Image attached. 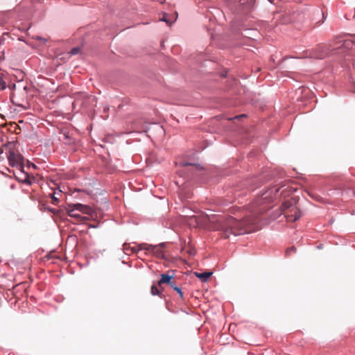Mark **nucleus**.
<instances>
[{
	"label": "nucleus",
	"mask_w": 355,
	"mask_h": 355,
	"mask_svg": "<svg viewBox=\"0 0 355 355\" xmlns=\"http://www.w3.org/2000/svg\"><path fill=\"white\" fill-rule=\"evenodd\" d=\"M209 228L222 232L223 236L227 239L230 234L238 235L248 233L252 230L251 225L257 223V219L247 216L241 220L232 216L211 215L207 216Z\"/></svg>",
	"instance_id": "nucleus-1"
},
{
	"label": "nucleus",
	"mask_w": 355,
	"mask_h": 355,
	"mask_svg": "<svg viewBox=\"0 0 355 355\" xmlns=\"http://www.w3.org/2000/svg\"><path fill=\"white\" fill-rule=\"evenodd\" d=\"M65 209L70 217L75 218L77 222L83 223H85L88 220V218L82 216L76 211H78L83 214L89 215L92 214L93 212V209L90 206L80 203L67 204Z\"/></svg>",
	"instance_id": "nucleus-2"
},
{
	"label": "nucleus",
	"mask_w": 355,
	"mask_h": 355,
	"mask_svg": "<svg viewBox=\"0 0 355 355\" xmlns=\"http://www.w3.org/2000/svg\"><path fill=\"white\" fill-rule=\"evenodd\" d=\"M282 213L289 222H294L301 217L300 209L292 200H287L282 205Z\"/></svg>",
	"instance_id": "nucleus-3"
},
{
	"label": "nucleus",
	"mask_w": 355,
	"mask_h": 355,
	"mask_svg": "<svg viewBox=\"0 0 355 355\" xmlns=\"http://www.w3.org/2000/svg\"><path fill=\"white\" fill-rule=\"evenodd\" d=\"M159 279L157 281V286L162 287V286H168L173 288H178L175 285L174 279V272L168 271L166 273H162L159 275Z\"/></svg>",
	"instance_id": "nucleus-4"
},
{
	"label": "nucleus",
	"mask_w": 355,
	"mask_h": 355,
	"mask_svg": "<svg viewBox=\"0 0 355 355\" xmlns=\"http://www.w3.org/2000/svg\"><path fill=\"white\" fill-rule=\"evenodd\" d=\"M8 159L10 166L16 167L20 171L24 168V157L19 153L10 150L8 155Z\"/></svg>",
	"instance_id": "nucleus-5"
},
{
	"label": "nucleus",
	"mask_w": 355,
	"mask_h": 355,
	"mask_svg": "<svg viewBox=\"0 0 355 355\" xmlns=\"http://www.w3.org/2000/svg\"><path fill=\"white\" fill-rule=\"evenodd\" d=\"M329 48L326 44H320L309 53V57L315 59H323L329 55Z\"/></svg>",
	"instance_id": "nucleus-6"
},
{
	"label": "nucleus",
	"mask_w": 355,
	"mask_h": 355,
	"mask_svg": "<svg viewBox=\"0 0 355 355\" xmlns=\"http://www.w3.org/2000/svg\"><path fill=\"white\" fill-rule=\"evenodd\" d=\"M164 244L159 245H148L146 244H140L139 250H145L148 251L149 252L153 253L154 255L157 257L158 258L165 259V252L162 250Z\"/></svg>",
	"instance_id": "nucleus-7"
},
{
	"label": "nucleus",
	"mask_w": 355,
	"mask_h": 355,
	"mask_svg": "<svg viewBox=\"0 0 355 355\" xmlns=\"http://www.w3.org/2000/svg\"><path fill=\"white\" fill-rule=\"evenodd\" d=\"M279 189L278 188L277 189H275V188H271L269 190H268L267 191H266L265 193H263L261 196V199H259V200H257L256 202H254V205L256 206L259 205V203H260V201H262L263 200H266L267 198H272V195H276V193L279 191Z\"/></svg>",
	"instance_id": "nucleus-8"
},
{
	"label": "nucleus",
	"mask_w": 355,
	"mask_h": 355,
	"mask_svg": "<svg viewBox=\"0 0 355 355\" xmlns=\"http://www.w3.org/2000/svg\"><path fill=\"white\" fill-rule=\"evenodd\" d=\"M123 247V251L126 254L138 253L139 251L141 250H139V245L137 246V248H136L135 247H130L129 244L125 243Z\"/></svg>",
	"instance_id": "nucleus-9"
},
{
	"label": "nucleus",
	"mask_w": 355,
	"mask_h": 355,
	"mask_svg": "<svg viewBox=\"0 0 355 355\" xmlns=\"http://www.w3.org/2000/svg\"><path fill=\"white\" fill-rule=\"evenodd\" d=\"M211 275V272H195V275L202 282H207Z\"/></svg>",
	"instance_id": "nucleus-10"
},
{
	"label": "nucleus",
	"mask_w": 355,
	"mask_h": 355,
	"mask_svg": "<svg viewBox=\"0 0 355 355\" xmlns=\"http://www.w3.org/2000/svg\"><path fill=\"white\" fill-rule=\"evenodd\" d=\"M254 0H241L240 3L241 5H245L247 8H250L252 6Z\"/></svg>",
	"instance_id": "nucleus-11"
},
{
	"label": "nucleus",
	"mask_w": 355,
	"mask_h": 355,
	"mask_svg": "<svg viewBox=\"0 0 355 355\" xmlns=\"http://www.w3.org/2000/svg\"><path fill=\"white\" fill-rule=\"evenodd\" d=\"M297 251V249L294 246H292L291 248H288L286 251V254L287 256H291L293 253H295Z\"/></svg>",
	"instance_id": "nucleus-12"
},
{
	"label": "nucleus",
	"mask_w": 355,
	"mask_h": 355,
	"mask_svg": "<svg viewBox=\"0 0 355 355\" xmlns=\"http://www.w3.org/2000/svg\"><path fill=\"white\" fill-rule=\"evenodd\" d=\"M51 197V203L56 205L58 202V198L55 196V193L50 194Z\"/></svg>",
	"instance_id": "nucleus-13"
},
{
	"label": "nucleus",
	"mask_w": 355,
	"mask_h": 355,
	"mask_svg": "<svg viewBox=\"0 0 355 355\" xmlns=\"http://www.w3.org/2000/svg\"><path fill=\"white\" fill-rule=\"evenodd\" d=\"M150 291H151V294L153 295H161L162 291H163L164 290L156 289V290H150Z\"/></svg>",
	"instance_id": "nucleus-14"
},
{
	"label": "nucleus",
	"mask_w": 355,
	"mask_h": 355,
	"mask_svg": "<svg viewBox=\"0 0 355 355\" xmlns=\"http://www.w3.org/2000/svg\"><path fill=\"white\" fill-rule=\"evenodd\" d=\"M80 51V49L79 47H74L73 48L71 51H70V53L71 55H76V54H78Z\"/></svg>",
	"instance_id": "nucleus-15"
},
{
	"label": "nucleus",
	"mask_w": 355,
	"mask_h": 355,
	"mask_svg": "<svg viewBox=\"0 0 355 355\" xmlns=\"http://www.w3.org/2000/svg\"><path fill=\"white\" fill-rule=\"evenodd\" d=\"M6 83L0 77V91L3 90L6 88Z\"/></svg>",
	"instance_id": "nucleus-16"
},
{
	"label": "nucleus",
	"mask_w": 355,
	"mask_h": 355,
	"mask_svg": "<svg viewBox=\"0 0 355 355\" xmlns=\"http://www.w3.org/2000/svg\"><path fill=\"white\" fill-rule=\"evenodd\" d=\"M62 135L64 139H70L69 133L68 132H63Z\"/></svg>",
	"instance_id": "nucleus-17"
},
{
	"label": "nucleus",
	"mask_w": 355,
	"mask_h": 355,
	"mask_svg": "<svg viewBox=\"0 0 355 355\" xmlns=\"http://www.w3.org/2000/svg\"><path fill=\"white\" fill-rule=\"evenodd\" d=\"M33 39L37 40H42L44 42H45L46 41V39H44L42 37L38 36V35L33 37Z\"/></svg>",
	"instance_id": "nucleus-18"
},
{
	"label": "nucleus",
	"mask_w": 355,
	"mask_h": 355,
	"mask_svg": "<svg viewBox=\"0 0 355 355\" xmlns=\"http://www.w3.org/2000/svg\"><path fill=\"white\" fill-rule=\"evenodd\" d=\"M182 165L183 166H189V165H192V164L188 163V162H182Z\"/></svg>",
	"instance_id": "nucleus-19"
},
{
	"label": "nucleus",
	"mask_w": 355,
	"mask_h": 355,
	"mask_svg": "<svg viewBox=\"0 0 355 355\" xmlns=\"http://www.w3.org/2000/svg\"><path fill=\"white\" fill-rule=\"evenodd\" d=\"M244 116H245V115H244V114H241V115L236 116L234 117V119H240V118H241V117H244Z\"/></svg>",
	"instance_id": "nucleus-20"
},
{
	"label": "nucleus",
	"mask_w": 355,
	"mask_h": 355,
	"mask_svg": "<svg viewBox=\"0 0 355 355\" xmlns=\"http://www.w3.org/2000/svg\"><path fill=\"white\" fill-rule=\"evenodd\" d=\"M176 291H177V292L180 294V297H182L183 293H182V290H176Z\"/></svg>",
	"instance_id": "nucleus-21"
},
{
	"label": "nucleus",
	"mask_w": 355,
	"mask_h": 355,
	"mask_svg": "<svg viewBox=\"0 0 355 355\" xmlns=\"http://www.w3.org/2000/svg\"><path fill=\"white\" fill-rule=\"evenodd\" d=\"M150 288H152V289L157 288V286L153 284V285L151 286Z\"/></svg>",
	"instance_id": "nucleus-22"
},
{
	"label": "nucleus",
	"mask_w": 355,
	"mask_h": 355,
	"mask_svg": "<svg viewBox=\"0 0 355 355\" xmlns=\"http://www.w3.org/2000/svg\"><path fill=\"white\" fill-rule=\"evenodd\" d=\"M162 20L166 21V23H168V20L165 17H163Z\"/></svg>",
	"instance_id": "nucleus-23"
},
{
	"label": "nucleus",
	"mask_w": 355,
	"mask_h": 355,
	"mask_svg": "<svg viewBox=\"0 0 355 355\" xmlns=\"http://www.w3.org/2000/svg\"><path fill=\"white\" fill-rule=\"evenodd\" d=\"M50 210H51V211H52L53 213H55V210L54 209H50Z\"/></svg>",
	"instance_id": "nucleus-24"
},
{
	"label": "nucleus",
	"mask_w": 355,
	"mask_h": 355,
	"mask_svg": "<svg viewBox=\"0 0 355 355\" xmlns=\"http://www.w3.org/2000/svg\"><path fill=\"white\" fill-rule=\"evenodd\" d=\"M185 198H190V194L187 195Z\"/></svg>",
	"instance_id": "nucleus-25"
}]
</instances>
